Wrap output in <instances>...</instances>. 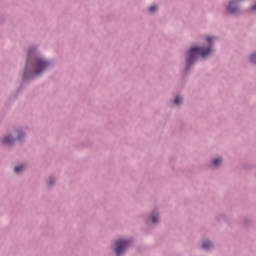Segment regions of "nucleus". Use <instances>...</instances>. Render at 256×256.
Returning <instances> with one entry per match:
<instances>
[{"label":"nucleus","mask_w":256,"mask_h":256,"mask_svg":"<svg viewBox=\"0 0 256 256\" xmlns=\"http://www.w3.org/2000/svg\"><path fill=\"white\" fill-rule=\"evenodd\" d=\"M209 47H192L188 52V57L186 59L187 66L191 65L194 61H197V55H200L202 59H207L211 53H213L212 41H215V37L206 38Z\"/></svg>","instance_id":"1"},{"label":"nucleus","mask_w":256,"mask_h":256,"mask_svg":"<svg viewBox=\"0 0 256 256\" xmlns=\"http://www.w3.org/2000/svg\"><path fill=\"white\" fill-rule=\"evenodd\" d=\"M46 67H49V62H47L43 58H36L34 59L33 69L34 75H41L43 71H45Z\"/></svg>","instance_id":"2"},{"label":"nucleus","mask_w":256,"mask_h":256,"mask_svg":"<svg viewBox=\"0 0 256 256\" xmlns=\"http://www.w3.org/2000/svg\"><path fill=\"white\" fill-rule=\"evenodd\" d=\"M129 243H131L129 240H117L115 242L116 245V255L119 256L127 247H129Z\"/></svg>","instance_id":"3"},{"label":"nucleus","mask_w":256,"mask_h":256,"mask_svg":"<svg viewBox=\"0 0 256 256\" xmlns=\"http://www.w3.org/2000/svg\"><path fill=\"white\" fill-rule=\"evenodd\" d=\"M237 3H239V0H232L229 3L228 11L231 12L233 15H235V13H238L239 11V8L237 7Z\"/></svg>","instance_id":"4"},{"label":"nucleus","mask_w":256,"mask_h":256,"mask_svg":"<svg viewBox=\"0 0 256 256\" xmlns=\"http://www.w3.org/2000/svg\"><path fill=\"white\" fill-rule=\"evenodd\" d=\"M3 143L4 145H13V143H15V139H13L11 136H6L3 139Z\"/></svg>","instance_id":"5"},{"label":"nucleus","mask_w":256,"mask_h":256,"mask_svg":"<svg viewBox=\"0 0 256 256\" xmlns=\"http://www.w3.org/2000/svg\"><path fill=\"white\" fill-rule=\"evenodd\" d=\"M203 249H211L213 247V243L211 241L206 240L202 243Z\"/></svg>","instance_id":"6"},{"label":"nucleus","mask_w":256,"mask_h":256,"mask_svg":"<svg viewBox=\"0 0 256 256\" xmlns=\"http://www.w3.org/2000/svg\"><path fill=\"white\" fill-rule=\"evenodd\" d=\"M33 55V50H29L28 51V61H27V64H26V69H29V67H31V57Z\"/></svg>","instance_id":"7"},{"label":"nucleus","mask_w":256,"mask_h":256,"mask_svg":"<svg viewBox=\"0 0 256 256\" xmlns=\"http://www.w3.org/2000/svg\"><path fill=\"white\" fill-rule=\"evenodd\" d=\"M223 159L221 158H216L214 161H213V165L214 167H219V165H221Z\"/></svg>","instance_id":"8"},{"label":"nucleus","mask_w":256,"mask_h":256,"mask_svg":"<svg viewBox=\"0 0 256 256\" xmlns=\"http://www.w3.org/2000/svg\"><path fill=\"white\" fill-rule=\"evenodd\" d=\"M23 169H25V167L23 165L20 166H16L14 168L15 173H21V171H23Z\"/></svg>","instance_id":"9"},{"label":"nucleus","mask_w":256,"mask_h":256,"mask_svg":"<svg viewBox=\"0 0 256 256\" xmlns=\"http://www.w3.org/2000/svg\"><path fill=\"white\" fill-rule=\"evenodd\" d=\"M250 61H251V63H254V65H256V53H254L250 56Z\"/></svg>","instance_id":"10"},{"label":"nucleus","mask_w":256,"mask_h":256,"mask_svg":"<svg viewBox=\"0 0 256 256\" xmlns=\"http://www.w3.org/2000/svg\"><path fill=\"white\" fill-rule=\"evenodd\" d=\"M181 101H182L181 97H176V98L174 99L175 105H179V104L181 103Z\"/></svg>","instance_id":"11"},{"label":"nucleus","mask_w":256,"mask_h":256,"mask_svg":"<svg viewBox=\"0 0 256 256\" xmlns=\"http://www.w3.org/2000/svg\"><path fill=\"white\" fill-rule=\"evenodd\" d=\"M157 6H151L150 8H149V11H150V13H155V11H157Z\"/></svg>","instance_id":"12"},{"label":"nucleus","mask_w":256,"mask_h":256,"mask_svg":"<svg viewBox=\"0 0 256 256\" xmlns=\"http://www.w3.org/2000/svg\"><path fill=\"white\" fill-rule=\"evenodd\" d=\"M152 221H153L154 223H158V222H159V217L156 216V215H153V216H152Z\"/></svg>","instance_id":"13"},{"label":"nucleus","mask_w":256,"mask_h":256,"mask_svg":"<svg viewBox=\"0 0 256 256\" xmlns=\"http://www.w3.org/2000/svg\"><path fill=\"white\" fill-rule=\"evenodd\" d=\"M54 182H55V180H54L53 178H51V179L49 180V185H53Z\"/></svg>","instance_id":"14"},{"label":"nucleus","mask_w":256,"mask_h":256,"mask_svg":"<svg viewBox=\"0 0 256 256\" xmlns=\"http://www.w3.org/2000/svg\"><path fill=\"white\" fill-rule=\"evenodd\" d=\"M21 135H23V133L19 132L18 133V139H21Z\"/></svg>","instance_id":"15"},{"label":"nucleus","mask_w":256,"mask_h":256,"mask_svg":"<svg viewBox=\"0 0 256 256\" xmlns=\"http://www.w3.org/2000/svg\"><path fill=\"white\" fill-rule=\"evenodd\" d=\"M252 11H256V4L252 6Z\"/></svg>","instance_id":"16"},{"label":"nucleus","mask_w":256,"mask_h":256,"mask_svg":"<svg viewBox=\"0 0 256 256\" xmlns=\"http://www.w3.org/2000/svg\"><path fill=\"white\" fill-rule=\"evenodd\" d=\"M24 77H27V72L24 73Z\"/></svg>","instance_id":"17"}]
</instances>
